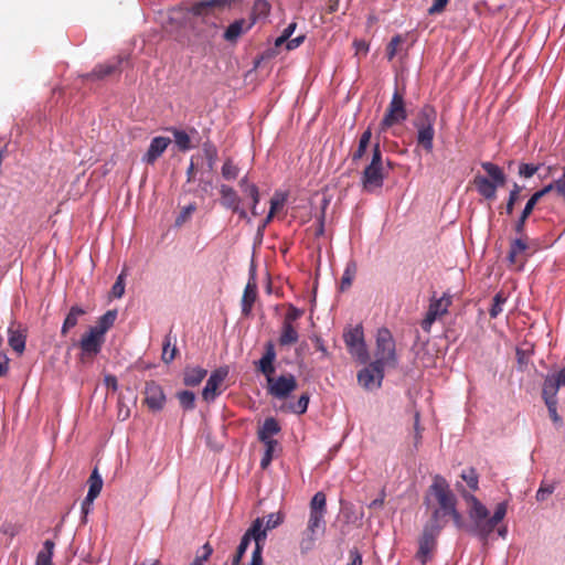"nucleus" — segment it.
Instances as JSON below:
<instances>
[{
    "label": "nucleus",
    "mask_w": 565,
    "mask_h": 565,
    "mask_svg": "<svg viewBox=\"0 0 565 565\" xmlns=\"http://www.w3.org/2000/svg\"><path fill=\"white\" fill-rule=\"evenodd\" d=\"M425 503L430 509L431 515L427 523L445 527L447 516L451 518L457 529H465L461 513L457 509V498L449 483L441 476H436L425 497Z\"/></svg>",
    "instance_id": "obj_1"
},
{
    "label": "nucleus",
    "mask_w": 565,
    "mask_h": 565,
    "mask_svg": "<svg viewBox=\"0 0 565 565\" xmlns=\"http://www.w3.org/2000/svg\"><path fill=\"white\" fill-rule=\"evenodd\" d=\"M457 490L467 504L468 515L472 522L467 530L477 535L483 544H487L491 533L507 514V502L499 503L493 515L490 516L489 510L477 497L468 492L461 484H457Z\"/></svg>",
    "instance_id": "obj_2"
},
{
    "label": "nucleus",
    "mask_w": 565,
    "mask_h": 565,
    "mask_svg": "<svg viewBox=\"0 0 565 565\" xmlns=\"http://www.w3.org/2000/svg\"><path fill=\"white\" fill-rule=\"evenodd\" d=\"M276 359L277 353L275 345L271 341H268L264 345L262 358L254 362V366L256 372L260 373L266 379L267 394L276 399L285 401L297 388L298 383L296 376L291 373L275 376Z\"/></svg>",
    "instance_id": "obj_3"
},
{
    "label": "nucleus",
    "mask_w": 565,
    "mask_h": 565,
    "mask_svg": "<svg viewBox=\"0 0 565 565\" xmlns=\"http://www.w3.org/2000/svg\"><path fill=\"white\" fill-rule=\"evenodd\" d=\"M233 2L234 0L185 1L169 11V23L180 28L192 26L194 19L206 18L216 11H223Z\"/></svg>",
    "instance_id": "obj_4"
},
{
    "label": "nucleus",
    "mask_w": 565,
    "mask_h": 565,
    "mask_svg": "<svg viewBox=\"0 0 565 565\" xmlns=\"http://www.w3.org/2000/svg\"><path fill=\"white\" fill-rule=\"evenodd\" d=\"M386 163L387 168L383 162L380 142L376 141L372 148L371 162L364 168L361 177V184L366 192H374L383 186L391 169V161L387 160Z\"/></svg>",
    "instance_id": "obj_5"
},
{
    "label": "nucleus",
    "mask_w": 565,
    "mask_h": 565,
    "mask_svg": "<svg viewBox=\"0 0 565 565\" xmlns=\"http://www.w3.org/2000/svg\"><path fill=\"white\" fill-rule=\"evenodd\" d=\"M481 168L487 172L489 178L476 175L473 184L481 196L487 200H494L497 198V189L505 184L507 177L503 170L492 162H482Z\"/></svg>",
    "instance_id": "obj_6"
},
{
    "label": "nucleus",
    "mask_w": 565,
    "mask_h": 565,
    "mask_svg": "<svg viewBox=\"0 0 565 565\" xmlns=\"http://www.w3.org/2000/svg\"><path fill=\"white\" fill-rule=\"evenodd\" d=\"M436 119L437 111L431 105H424L414 119V127L417 130V143L427 152H431L434 148Z\"/></svg>",
    "instance_id": "obj_7"
},
{
    "label": "nucleus",
    "mask_w": 565,
    "mask_h": 565,
    "mask_svg": "<svg viewBox=\"0 0 565 565\" xmlns=\"http://www.w3.org/2000/svg\"><path fill=\"white\" fill-rule=\"evenodd\" d=\"M561 386H565V366L558 372L547 374L542 387V397L548 409L551 419L558 424L561 417L557 414V393Z\"/></svg>",
    "instance_id": "obj_8"
},
{
    "label": "nucleus",
    "mask_w": 565,
    "mask_h": 565,
    "mask_svg": "<svg viewBox=\"0 0 565 565\" xmlns=\"http://www.w3.org/2000/svg\"><path fill=\"white\" fill-rule=\"evenodd\" d=\"M375 362L381 366L396 367L397 354L395 340L387 328H380L375 339Z\"/></svg>",
    "instance_id": "obj_9"
},
{
    "label": "nucleus",
    "mask_w": 565,
    "mask_h": 565,
    "mask_svg": "<svg viewBox=\"0 0 565 565\" xmlns=\"http://www.w3.org/2000/svg\"><path fill=\"white\" fill-rule=\"evenodd\" d=\"M443 529L444 527H440L439 525H434L427 522L424 525L423 533L418 540V551L416 553V558L422 565H425L433 558L437 548V537Z\"/></svg>",
    "instance_id": "obj_10"
},
{
    "label": "nucleus",
    "mask_w": 565,
    "mask_h": 565,
    "mask_svg": "<svg viewBox=\"0 0 565 565\" xmlns=\"http://www.w3.org/2000/svg\"><path fill=\"white\" fill-rule=\"evenodd\" d=\"M407 116L404 97L401 93L395 92L380 122L379 135L386 132L392 126L405 121Z\"/></svg>",
    "instance_id": "obj_11"
},
{
    "label": "nucleus",
    "mask_w": 565,
    "mask_h": 565,
    "mask_svg": "<svg viewBox=\"0 0 565 565\" xmlns=\"http://www.w3.org/2000/svg\"><path fill=\"white\" fill-rule=\"evenodd\" d=\"M343 340L349 353L356 361L362 364L369 361V352L364 341L363 327L361 324L347 329L343 333Z\"/></svg>",
    "instance_id": "obj_12"
},
{
    "label": "nucleus",
    "mask_w": 565,
    "mask_h": 565,
    "mask_svg": "<svg viewBox=\"0 0 565 565\" xmlns=\"http://www.w3.org/2000/svg\"><path fill=\"white\" fill-rule=\"evenodd\" d=\"M452 303L451 296L444 294L439 299H433L429 303L425 318L422 321V328L426 332H430L433 323L448 312Z\"/></svg>",
    "instance_id": "obj_13"
},
{
    "label": "nucleus",
    "mask_w": 565,
    "mask_h": 565,
    "mask_svg": "<svg viewBox=\"0 0 565 565\" xmlns=\"http://www.w3.org/2000/svg\"><path fill=\"white\" fill-rule=\"evenodd\" d=\"M104 342L105 337L89 328L79 341L81 360H93L102 351Z\"/></svg>",
    "instance_id": "obj_14"
},
{
    "label": "nucleus",
    "mask_w": 565,
    "mask_h": 565,
    "mask_svg": "<svg viewBox=\"0 0 565 565\" xmlns=\"http://www.w3.org/2000/svg\"><path fill=\"white\" fill-rule=\"evenodd\" d=\"M384 379V367L375 362L359 371L358 382L366 390L380 387Z\"/></svg>",
    "instance_id": "obj_15"
},
{
    "label": "nucleus",
    "mask_w": 565,
    "mask_h": 565,
    "mask_svg": "<svg viewBox=\"0 0 565 565\" xmlns=\"http://www.w3.org/2000/svg\"><path fill=\"white\" fill-rule=\"evenodd\" d=\"M527 237H515L510 242L508 262L510 265L515 266L519 270L524 267L529 256L527 250L530 246L527 244Z\"/></svg>",
    "instance_id": "obj_16"
},
{
    "label": "nucleus",
    "mask_w": 565,
    "mask_h": 565,
    "mask_svg": "<svg viewBox=\"0 0 565 565\" xmlns=\"http://www.w3.org/2000/svg\"><path fill=\"white\" fill-rule=\"evenodd\" d=\"M228 375V367L227 366H221L216 370H214L209 380L206 381V384L202 391V397L206 402H212L221 394V391L218 390L220 386L223 384L225 379Z\"/></svg>",
    "instance_id": "obj_17"
},
{
    "label": "nucleus",
    "mask_w": 565,
    "mask_h": 565,
    "mask_svg": "<svg viewBox=\"0 0 565 565\" xmlns=\"http://www.w3.org/2000/svg\"><path fill=\"white\" fill-rule=\"evenodd\" d=\"M143 394V402L151 412H159L164 407L166 395L163 388L157 382H146Z\"/></svg>",
    "instance_id": "obj_18"
},
{
    "label": "nucleus",
    "mask_w": 565,
    "mask_h": 565,
    "mask_svg": "<svg viewBox=\"0 0 565 565\" xmlns=\"http://www.w3.org/2000/svg\"><path fill=\"white\" fill-rule=\"evenodd\" d=\"M264 525V519L257 518L253 521L250 527L245 532L243 535L241 543L237 547L236 554L234 555L232 559V565H239L250 543V540L255 541V537L257 534H260L262 532H266V530H262V526Z\"/></svg>",
    "instance_id": "obj_19"
},
{
    "label": "nucleus",
    "mask_w": 565,
    "mask_h": 565,
    "mask_svg": "<svg viewBox=\"0 0 565 565\" xmlns=\"http://www.w3.org/2000/svg\"><path fill=\"white\" fill-rule=\"evenodd\" d=\"M121 62V57H114L105 63L97 64L90 73L85 74L83 77L87 81L105 79L114 74L120 73Z\"/></svg>",
    "instance_id": "obj_20"
},
{
    "label": "nucleus",
    "mask_w": 565,
    "mask_h": 565,
    "mask_svg": "<svg viewBox=\"0 0 565 565\" xmlns=\"http://www.w3.org/2000/svg\"><path fill=\"white\" fill-rule=\"evenodd\" d=\"M170 143L171 139L169 137H154L151 140L147 152L142 157V161L149 166L154 164V162L163 154Z\"/></svg>",
    "instance_id": "obj_21"
},
{
    "label": "nucleus",
    "mask_w": 565,
    "mask_h": 565,
    "mask_svg": "<svg viewBox=\"0 0 565 565\" xmlns=\"http://www.w3.org/2000/svg\"><path fill=\"white\" fill-rule=\"evenodd\" d=\"M253 28V22L245 19H238L232 22L224 31L223 39L230 43H236L237 40Z\"/></svg>",
    "instance_id": "obj_22"
},
{
    "label": "nucleus",
    "mask_w": 565,
    "mask_h": 565,
    "mask_svg": "<svg viewBox=\"0 0 565 565\" xmlns=\"http://www.w3.org/2000/svg\"><path fill=\"white\" fill-rule=\"evenodd\" d=\"M257 298V284L252 277L245 286L242 297V313L248 316Z\"/></svg>",
    "instance_id": "obj_23"
},
{
    "label": "nucleus",
    "mask_w": 565,
    "mask_h": 565,
    "mask_svg": "<svg viewBox=\"0 0 565 565\" xmlns=\"http://www.w3.org/2000/svg\"><path fill=\"white\" fill-rule=\"evenodd\" d=\"M8 333H9L8 342H9V345L12 348V350L19 354L23 353V351L25 349V340H26L25 330H23L21 328V326H19L17 329H14L13 326H11L8 329Z\"/></svg>",
    "instance_id": "obj_24"
},
{
    "label": "nucleus",
    "mask_w": 565,
    "mask_h": 565,
    "mask_svg": "<svg viewBox=\"0 0 565 565\" xmlns=\"http://www.w3.org/2000/svg\"><path fill=\"white\" fill-rule=\"evenodd\" d=\"M221 204L228 210H237V205L241 204V198L237 192L227 184L220 186Z\"/></svg>",
    "instance_id": "obj_25"
},
{
    "label": "nucleus",
    "mask_w": 565,
    "mask_h": 565,
    "mask_svg": "<svg viewBox=\"0 0 565 565\" xmlns=\"http://www.w3.org/2000/svg\"><path fill=\"white\" fill-rule=\"evenodd\" d=\"M206 374L207 371L201 366H186L183 372V383L186 386H196Z\"/></svg>",
    "instance_id": "obj_26"
},
{
    "label": "nucleus",
    "mask_w": 565,
    "mask_h": 565,
    "mask_svg": "<svg viewBox=\"0 0 565 565\" xmlns=\"http://www.w3.org/2000/svg\"><path fill=\"white\" fill-rule=\"evenodd\" d=\"M88 492L86 495V504H93L94 500L99 495L103 488V479L95 468L88 478Z\"/></svg>",
    "instance_id": "obj_27"
},
{
    "label": "nucleus",
    "mask_w": 565,
    "mask_h": 565,
    "mask_svg": "<svg viewBox=\"0 0 565 565\" xmlns=\"http://www.w3.org/2000/svg\"><path fill=\"white\" fill-rule=\"evenodd\" d=\"M280 431L279 423L274 417L265 419L263 426L258 430V439L264 443L274 440L271 437Z\"/></svg>",
    "instance_id": "obj_28"
},
{
    "label": "nucleus",
    "mask_w": 565,
    "mask_h": 565,
    "mask_svg": "<svg viewBox=\"0 0 565 565\" xmlns=\"http://www.w3.org/2000/svg\"><path fill=\"white\" fill-rule=\"evenodd\" d=\"M84 315H86V310H84L82 307H71L61 329L62 335H66L71 329L76 327L78 323V319Z\"/></svg>",
    "instance_id": "obj_29"
},
{
    "label": "nucleus",
    "mask_w": 565,
    "mask_h": 565,
    "mask_svg": "<svg viewBox=\"0 0 565 565\" xmlns=\"http://www.w3.org/2000/svg\"><path fill=\"white\" fill-rule=\"evenodd\" d=\"M117 318V311L116 310H108L106 313H104L99 319L97 320L96 324L94 327H90L92 330H95L103 337L107 333V331L114 326Z\"/></svg>",
    "instance_id": "obj_30"
},
{
    "label": "nucleus",
    "mask_w": 565,
    "mask_h": 565,
    "mask_svg": "<svg viewBox=\"0 0 565 565\" xmlns=\"http://www.w3.org/2000/svg\"><path fill=\"white\" fill-rule=\"evenodd\" d=\"M298 339L299 334L295 326L288 322H282L281 333L278 340L279 344L282 347L290 345L296 343Z\"/></svg>",
    "instance_id": "obj_31"
},
{
    "label": "nucleus",
    "mask_w": 565,
    "mask_h": 565,
    "mask_svg": "<svg viewBox=\"0 0 565 565\" xmlns=\"http://www.w3.org/2000/svg\"><path fill=\"white\" fill-rule=\"evenodd\" d=\"M270 12V4L267 0H256L253 4L252 12L248 21L253 22V25L263 18H266Z\"/></svg>",
    "instance_id": "obj_32"
},
{
    "label": "nucleus",
    "mask_w": 565,
    "mask_h": 565,
    "mask_svg": "<svg viewBox=\"0 0 565 565\" xmlns=\"http://www.w3.org/2000/svg\"><path fill=\"white\" fill-rule=\"evenodd\" d=\"M54 543L51 540H46L36 556V565H52Z\"/></svg>",
    "instance_id": "obj_33"
},
{
    "label": "nucleus",
    "mask_w": 565,
    "mask_h": 565,
    "mask_svg": "<svg viewBox=\"0 0 565 565\" xmlns=\"http://www.w3.org/2000/svg\"><path fill=\"white\" fill-rule=\"evenodd\" d=\"M266 541V532L257 534L255 537V548L252 554V561L249 565H263V545Z\"/></svg>",
    "instance_id": "obj_34"
},
{
    "label": "nucleus",
    "mask_w": 565,
    "mask_h": 565,
    "mask_svg": "<svg viewBox=\"0 0 565 565\" xmlns=\"http://www.w3.org/2000/svg\"><path fill=\"white\" fill-rule=\"evenodd\" d=\"M324 515L326 514H321L320 512H318V513L310 512L306 530H309L310 533L311 532L318 533L319 531H323L324 530Z\"/></svg>",
    "instance_id": "obj_35"
},
{
    "label": "nucleus",
    "mask_w": 565,
    "mask_h": 565,
    "mask_svg": "<svg viewBox=\"0 0 565 565\" xmlns=\"http://www.w3.org/2000/svg\"><path fill=\"white\" fill-rule=\"evenodd\" d=\"M310 512H320L321 514L327 513V498L321 491L317 492L310 501Z\"/></svg>",
    "instance_id": "obj_36"
},
{
    "label": "nucleus",
    "mask_w": 565,
    "mask_h": 565,
    "mask_svg": "<svg viewBox=\"0 0 565 565\" xmlns=\"http://www.w3.org/2000/svg\"><path fill=\"white\" fill-rule=\"evenodd\" d=\"M221 173L225 180L232 181V180L237 179V177L239 174V168L233 162L232 159L228 158L223 163Z\"/></svg>",
    "instance_id": "obj_37"
},
{
    "label": "nucleus",
    "mask_w": 565,
    "mask_h": 565,
    "mask_svg": "<svg viewBox=\"0 0 565 565\" xmlns=\"http://www.w3.org/2000/svg\"><path fill=\"white\" fill-rule=\"evenodd\" d=\"M405 42V36L402 34H396L391 39L386 46V57L388 61H393V58L396 56L398 52L399 45H402Z\"/></svg>",
    "instance_id": "obj_38"
},
{
    "label": "nucleus",
    "mask_w": 565,
    "mask_h": 565,
    "mask_svg": "<svg viewBox=\"0 0 565 565\" xmlns=\"http://www.w3.org/2000/svg\"><path fill=\"white\" fill-rule=\"evenodd\" d=\"M355 274H356V266L355 264H349L342 275V278H341V284H340V289L342 291L349 289L352 285V281L355 277Z\"/></svg>",
    "instance_id": "obj_39"
},
{
    "label": "nucleus",
    "mask_w": 565,
    "mask_h": 565,
    "mask_svg": "<svg viewBox=\"0 0 565 565\" xmlns=\"http://www.w3.org/2000/svg\"><path fill=\"white\" fill-rule=\"evenodd\" d=\"M507 302V297L502 291L495 294L493 297L492 306L489 310L491 318H497L503 311V305Z\"/></svg>",
    "instance_id": "obj_40"
},
{
    "label": "nucleus",
    "mask_w": 565,
    "mask_h": 565,
    "mask_svg": "<svg viewBox=\"0 0 565 565\" xmlns=\"http://www.w3.org/2000/svg\"><path fill=\"white\" fill-rule=\"evenodd\" d=\"M172 132L174 137V142L177 143L180 150L186 151L191 148V139L185 131L173 129Z\"/></svg>",
    "instance_id": "obj_41"
},
{
    "label": "nucleus",
    "mask_w": 565,
    "mask_h": 565,
    "mask_svg": "<svg viewBox=\"0 0 565 565\" xmlns=\"http://www.w3.org/2000/svg\"><path fill=\"white\" fill-rule=\"evenodd\" d=\"M317 534L318 533H316V532L310 533L309 530L303 531L302 539L299 544L302 553H307L313 548L316 540H317Z\"/></svg>",
    "instance_id": "obj_42"
},
{
    "label": "nucleus",
    "mask_w": 565,
    "mask_h": 565,
    "mask_svg": "<svg viewBox=\"0 0 565 565\" xmlns=\"http://www.w3.org/2000/svg\"><path fill=\"white\" fill-rule=\"evenodd\" d=\"M265 444V452H264V456L260 460V467L262 469H266L271 460H273V457H274V450L276 448V446L278 445L277 440H268V441H264Z\"/></svg>",
    "instance_id": "obj_43"
},
{
    "label": "nucleus",
    "mask_w": 565,
    "mask_h": 565,
    "mask_svg": "<svg viewBox=\"0 0 565 565\" xmlns=\"http://www.w3.org/2000/svg\"><path fill=\"white\" fill-rule=\"evenodd\" d=\"M461 479L463 481L467 482L468 487L472 490V491H476L478 490L479 488V478H478V473L477 471L473 469V468H470L468 470H463L461 472Z\"/></svg>",
    "instance_id": "obj_44"
},
{
    "label": "nucleus",
    "mask_w": 565,
    "mask_h": 565,
    "mask_svg": "<svg viewBox=\"0 0 565 565\" xmlns=\"http://www.w3.org/2000/svg\"><path fill=\"white\" fill-rule=\"evenodd\" d=\"M178 399L184 409H193L195 407V395L191 391H182L178 393Z\"/></svg>",
    "instance_id": "obj_45"
},
{
    "label": "nucleus",
    "mask_w": 565,
    "mask_h": 565,
    "mask_svg": "<svg viewBox=\"0 0 565 565\" xmlns=\"http://www.w3.org/2000/svg\"><path fill=\"white\" fill-rule=\"evenodd\" d=\"M309 401H310L309 394L303 393L296 403H294L289 406V409L295 414L301 415L307 412Z\"/></svg>",
    "instance_id": "obj_46"
},
{
    "label": "nucleus",
    "mask_w": 565,
    "mask_h": 565,
    "mask_svg": "<svg viewBox=\"0 0 565 565\" xmlns=\"http://www.w3.org/2000/svg\"><path fill=\"white\" fill-rule=\"evenodd\" d=\"M213 548L209 543H205L200 551H198L195 558L191 565H204V562L211 556Z\"/></svg>",
    "instance_id": "obj_47"
},
{
    "label": "nucleus",
    "mask_w": 565,
    "mask_h": 565,
    "mask_svg": "<svg viewBox=\"0 0 565 565\" xmlns=\"http://www.w3.org/2000/svg\"><path fill=\"white\" fill-rule=\"evenodd\" d=\"M203 152L207 160V166L212 170L217 159V149L212 143H204Z\"/></svg>",
    "instance_id": "obj_48"
},
{
    "label": "nucleus",
    "mask_w": 565,
    "mask_h": 565,
    "mask_svg": "<svg viewBox=\"0 0 565 565\" xmlns=\"http://www.w3.org/2000/svg\"><path fill=\"white\" fill-rule=\"evenodd\" d=\"M175 354H177V348H175V345H171V341L168 335L163 343L162 360L166 363H170L175 358Z\"/></svg>",
    "instance_id": "obj_49"
},
{
    "label": "nucleus",
    "mask_w": 565,
    "mask_h": 565,
    "mask_svg": "<svg viewBox=\"0 0 565 565\" xmlns=\"http://www.w3.org/2000/svg\"><path fill=\"white\" fill-rule=\"evenodd\" d=\"M125 294V273L122 271L111 287L110 295L114 298H121Z\"/></svg>",
    "instance_id": "obj_50"
},
{
    "label": "nucleus",
    "mask_w": 565,
    "mask_h": 565,
    "mask_svg": "<svg viewBox=\"0 0 565 565\" xmlns=\"http://www.w3.org/2000/svg\"><path fill=\"white\" fill-rule=\"evenodd\" d=\"M282 522H284V514L281 512L269 513L266 516V526L264 530H266V532L268 530H273V529L279 526Z\"/></svg>",
    "instance_id": "obj_51"
},
{
    "label": "nucleus",
    "mask_w": 565,
    "mask_h": 565,
    "mask_svg": "<svg viewBox=\"0 0 565 565\" xmlns=\"http://www.w3.org/2000/svg\"><path fill=\"white\" fill-rule=\"evenodd\" d=\"M196 210V205L191 203L182 209L178 217L175 218V225L181 226L184 224L192 215V213Z\"/></svg>",
    "instance_id": "obj_52"
},
{
    "label": "nucleus",
    "mask_w": 565,
    "mask_h": 565,
    "mask_svg": "<svg viewBox=\"0 0 565 565\" xmlns=\"http://www.w3.org/2000/svg\"><path fill=\"white\" fill-rule=\"evenodd\" d=\"M555 490L554 483L542 482L539 490L536 491V500L545 501Z\"/></svg>",
    "instance_id": "obj_53"
},
{
    "label": "nucleus",
    "mask_w": 565,
    "mask_h": 565,
    "mask_svg": "<svg viewBox=\"0 0 565 565\" xmlns=\"http://www.w3.org/2000/svg\"><path fill=\"white\" fill-rule=\"evenodd\" d=\"M529 217L530 216L527 215L523 216V213H521L518 220L514 222L513 231L518 235V237H527L525 233V226Z\"/></svg>",
    "instance_id": "obj_54"
},
{
    "label": "nucleus",
    "mask_w": 565,
    "mask_h": 565,
    "mask_svg": "<svg viewBox=\"0 0 565 565\" xmlns=\"http://www.w3.org/2000/svg\"><path fill=\"white\" fill-rule=\"evenodd\" d=\"M286 195L281 193H275L270 200V209L269 212L271 215H275L285 204Z\"/></svg>",
    "instance_id": "obj_55"
},
{
    "label": "nucleus",
    "mask_w": 565,
    "mask_h": 565,
    "mask_svg": "<svg viewBox=\"0 0 565 565\" xmlns=\"http://www.w3.org/2000/svg\"><path fill=\"white\" fill-rule=\"evenodd\" d=\"M303 315V311L290 305L287 313L285 315L284 322L294 324Z\"/></svg>",
    "instance_id": "obj_56"
},
{
    "label": "nucleus",
    "mask_w": 565,
    "mask_h": 565,
    "mask_svg": "<svg viewBox=\"0 0 565 565\" xmlns=\"http://www.w3.org/2000/svg\"><path fill=\"white\" fill-rule=\"evenodd\" d=\"M539 170V166L532 163H521L519 167V174L523 178L533 177Z\"/></svg>",
    "instance_id": "obj_57"
},
{
    "label": "nucleus",
    "mask_w": 565,
    "mask_h": 565,
    "mask_svg": "<svg viewBox=\"0 0 565 565\" xmlns=\"http://www.w3.org/2000/svg\"><path fill=\"white\" fill-rule=\"evenodd\" d=\"M448 2L449 0H434L431 7L428 9V13L430 15L441 13L445 10Z\"/></svg>",
    "instance_id": "obj_58"
},
{
    "label": "nucleus",
    "mask_w": 565,
    "mask_h": 565,
    "mask_svg": "<svg viewBox=\"0 0 565 565\" xmlns=\"http://www.w3.org/2000/svg\"><path fill=\"white\" fill-rule=\"evenodd\" d=\"M245 193L250 196L252 204L257 205L259 203V190L256 184L247 185Z\"/></svg>",
    "instance_id": "obj_59"
},
{
    "label": "nucleus",
    "mask_w": 565,
    "mask_h": 565,
    "mask_svg": "<svg viewBox=\"0 0 565 565\" xmlns=\"http://www.w3.org/2000/svg\"><path fill=\"white\" fill-rule=\"evenodd\" d=\"M539 201H540V199L535 194H533L527 200L523 211L521 212V213H523V216H525V215L530 216Z\"/></svg>",
    "instance_id": "obj_60"
},
{
    "label": "nucleus",
    "mask_w": 565,
    "mask_h": 565,
    "mask_svg": "<svg viewBox=\"0 0 565 565\" xmlns=\"http://www.w3.org/2000/svg\"><path fill=\"white\" fill-rule=\"evenodd\" d=\"M414 430H415V436H414L415 447H417L418 444L420 443L422 430H423L419 426V413H415V416H414Z\"/></svg>",
    "instance_id": "obj_61"
},
{
    "label": "nucleus",
    "mask_w": 565,
    "mask_h": 565,
    "mask_svg": "<svg viewBox=\"0 0 565 565\" xmlns=\"http://www.w3.org/2000/svg\"><path fill=\"white\" fill-rule=\"evenodd\" d=\"M350 563L347 565H362V555L358 548H352L349 551Z\"/></svg>",
    "instance_id": "obj_62"
},
{
    "label": "nucleus",
    "mask_w": 565,
    "mask_h": 565,
    "mask_svg": "<svg viewBox=\"0 0 565 565\" xmlns=\"http://www.w3.org/2000/svg\"><path fill=\"white\" fill-rule=\"evenodd\" d=\"M367 145L359 142L358 149L352 153V161L358 162L366 152Z\"/></svg>",
    "instance_id": "obj_63"
},
{
    "label": "nucleus",
    "mask_w": 565,
    "mask_h": 565,
    "mask_svg": "<svg viewBox=\"0 0 565 565\" xmlns=\"http://www.w3.org/2000/svg\"><path fill=\"white\" fill-rule=\"evenodd\" d=\"M520 200L519 196L514 194H509L508 202L505 204V212L508 215H512L514 211L515 203Z\"/></svg>",
    "instance_id": "obj_64"
}]
</instances>
